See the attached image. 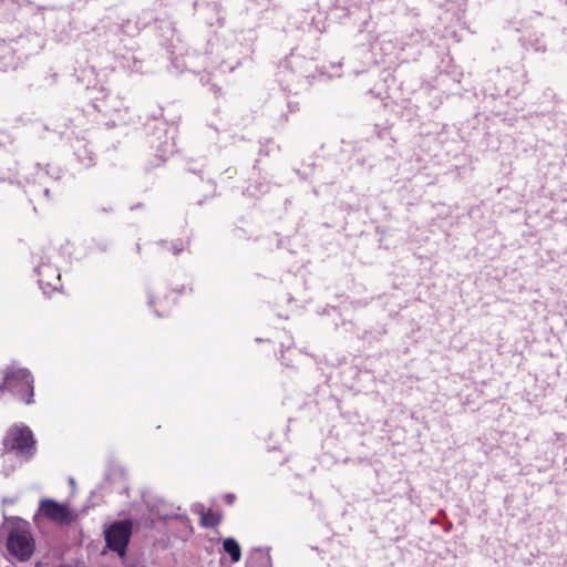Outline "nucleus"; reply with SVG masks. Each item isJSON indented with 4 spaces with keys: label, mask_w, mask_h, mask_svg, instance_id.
Segmentation results:
<instances>
[{
    "label": "nucleus",
    "mask_w": 567,
    "mask_h": 567,
    "mask_svg": "<svg viewBox=\"0 0 567 567\" xmlns=\"http://www.w3.org/2000/svg\"><path fill=\"white\" fill-rule=\"evenodd\" d=\"M34 380L31 372L22 367L12 364L3 371L0 391H8L25 404L33 402Z\"/></svg>",
    "instance_id": "nucleus-1"
},
{
    "label": "nucleus",
    "mask_w": 567,
    "mask_h": 567,
    "mask_svg": "<svg viewBox=\"0 0 567 567\" xmlns=\"http://www.w3.org/2000/svg\"><path fill=\"white\" fill-rule=\"evenodd\" d=\"M7 530L9 554L20 561L28 560L35 548L29 523L22 519L11 520L8 523Z\"/></svg>",
    "instance_id": "nucleus-2"
},
{
    "label": "nucleus",
    "mask_w": 567,
    "mask_h": 567,
    "mask_svg": "<svg viewBox=\"0 0 567 567\" xmlns=\"http://www.w3.org/2000/svg\"><path fill=\"white\" fill-rule=\"evenodd\" d=\"M28 460L35 452V440L31 430L23 425L12 426L4 439V453L6 458H10L12 453Z\"/></svg>",
    "instance_id": "nucleus-3"
},
{
    "label": "nucleus",
    "mask_w": 567,
    "mask_h": 567,
    "mask_svg": "<svg viewBox=\"0 0 567 567\" xmlns=\"http://www.w3.org/2000/svg\"><path fill=\"white\" fill-rule=\"evenodd\" d=\"M131 533L132 525L130 522L114 523L105 530L107 546L120 556H124Z\"/></svg>",
    "instance_id": "nucleus-4"
},
{
    "label": "nucleus",
    "mask_w": 567,
    "mask_h": 567,
    "mask_svg": "<svg viewBox=\"0 0 567 567\" xmlns=\"http://www.w3.org/2000/svg\"><path fill=\"white\" fill-rule=\"evenodd\" d=\"M40 511L45 517L62 525L71 524L78 518V514L70 509L69 506L52 499L42 501Z\"/></svg>",
    "instance_id": "nucleus-5"
},
{
    "label": "nucleus",
    "mask_w": 567,
    "mask_h": 567,
    "mask_svg": "<svg viewBox=\"0 0 567 567\" xmlns=\"http://www.w3.org/2000/svg\"><path fill=\"white\" fill-rule=\"evenodd\" d=\"M40 287L47 289H56L60 281V272L51 265H42L38 269Z\"/></svg>",
    "instance_id": "nucleus-6"
},
{
    "label": "nucleus",
    "mask_w": 567,
    "mask_h": 567,
    "mask_svg": "<svg viewBox=\"0 0 567 567\" xmlns=\"http://www.w3.org/2000/svg\"><path fill=\"white\" fill-rule=\"evenodd\" d=\"M223 549L230 556L233 563H238L240 560L241 549L238 542L235 538H225L223 542Z\"/></svg>",
    "instance_id": "nucleus-7"
},
{
    "label": "nucleus",
    "mask_w": 567,
    "mask_h": 567,
    "mask_svg": "<svg viewBox=\"0 0 567 567\" xmlns=\"http://www.w3.org/2000/svg\"><path fill=\"white\" fill-rule=\"evenodd\" d=\"M200 519L204 526L212 527L220 522V516L209 511L207 513H203Z\"/></svg>",
    "instance_id": "nucleus-8"
},
{
    "label": "nucleus",
    "mask_w": 567,
    "mask_h": 567,
    "mask_svg": "<svg viewBox=\"0 0 567 567\" xmlns=\"http://www.w3.org/2000/svg\"><path fill=\"white\" fill-rule=\"evenodd\" d=\"M258 554L261 556V558H264L267 563L270 561V557H269V554L268 553H265V551H261V550H258Z\"/></svg>",
    "instance_id": "nucleus-9"
},
{
    "label": "nucleus",
    "mask_w": 567,
    "mask_h": 567,
    "mask_svg": "<svg viewBox=\"0 0 567 567\" xmlns=\"http://www.w3.org/2000/svg\"><path fill=\"white\" fill-rule=\"evenodd\" d=\"M225 499H226V502H227L228 504H230V505H231V504L234 503L235 496H234L233 494H227V495L225 496Z\"/></svg>",
    "instance_id": "nucleus-10"
}]
</instances>
